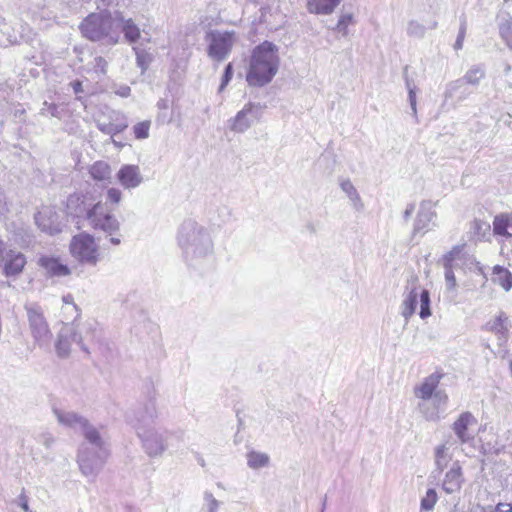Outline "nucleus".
<instances>
[{
	"mask_svg": "<svg viewBox=\"0 0 512 512\" xmlns=\"http://www.w3.org/2000/svg\"><path fill=\"white\" fill-rule=\"evenodd\" d=\"M443 376L442 372L435 371L413 388L414 396L419 400L417 408L427 421H439L447 410L448 394L438 389Z\"/></svg>",
	"mask_w": 512,
	"mask_h": 512,
	"instance_id": "1",
	"label": "nucleus"
},
{
	"mask_svg": "<svg viewBox=\"0 0 512 512\" xmlns=\"http://www.w3.org/2000/svg\"><path fill=\"white\" fill-rule=\"evenodd\" d=\"M279 65L278 47L269 41H264L251 53L246 81L250 86H265L277 74Z\"/></svg>",
	"mask_w": 512,
	"mask_h": 512,
	"instance_id": "2",
	"label": "nucleus"
},
{
	"mask_svg": "<svg viewBox=\"0 0 512 512\" xmlns=\"http://www.w3.org/2000/svg\"><path fill=\"white\" fill-rule=\"evenodd\" d=\"M178 244L191 265L200 264L213 254V242L207 230L194 220L184 221L178 233Z\"/></svg>",
	"mask_w": 512,
	"mask_h": 512,
	"instance_id": "3",
	"label": "nucleus"
},
{
	"mask_svg": "<svg viewBox=\"0 0 512 512\" xmlns=\"http://www.w3.org/2000/svg\"><path fill=\"white\" fill-rule=\"evenodd\" d=\"M157 412L154 404L146 407L145 412L139 411L134 427L138 437L141 439L145 452L150 457H157L167 448L165 432L157 428L154 420Z\"/></svg>",
	"mask_w": 512,
	"mask_h": 512,
	"instance_id": "4",
	"label": "nucleus"
},
{
	"mask_svg": "<svg viewBox=\"0 0 512 512\" xmlns=\"http://www.w3.org/2000/svg\"><path fill=\"white\" fill-rule=\"evenodd\" d=\"M116 24V12L112 15L104 10L88 15L81 23L80 29L82 34L92 41L104 40L107 44L115 45L120 41Z\"/></svg>",
	"mask_w": 512,
	"mask_h": 512,
	"instance_id": "5",
	"label": "nucleus"
},
{
	"mask_svg": "<svg viewBox=\"0 0 512 512\" xmlns=\"http://www.w3.org/2000/svg\"><path fill=\"white\" fill-rule=\"evenodd\" d=\"M108 455L107 444L100 434L97 442L87 441L82 444L78 452V464L82 474L95 478L103 468Z\"/></svg>",
	"mask_w": 512,
	"mask_h": 512,
	"instance_id": "6",
	"label": "nucleus"
},
{
	"mask_svg": "<svg viewBox=\"0 0 512 512\" xmlns=\"http://www.w3.org/2000/svg\"><path fill=\"white\" fill-rule=\"evenodd\" d=\"M87 221L91 228L101 231L110 236L109 241L113 245L121 243V237L118 234L120 223L113 213L101 201L93 204L87 214Z\"/></svg>",
	"mask_w": 512,
	"mask_h": 512,
	"instance_id": "7",
	"label": "nucleus"
},
{
	"mask_svg": "<svg viewBox=\"0 0 512 512\" xmlns=\"http://www.w3.org/2000/svg\"><path fill=\"white\" fill-rule=\"evenodd\" d=\"M70 255L80 264L96 266L101 259L99 245L89 233L74 235L69 243Z\"/></svg>",
	"mask_w": 512,
	"mask_h": 512,
	"instance_id": "8",
	"label": "nucleus"
},
{
	"mask_svg": "<svg viewBox=\"0 0 512 512\" xmlns=\"http://www.w3.org/2000/svg\"><path fill=\"white\" fill-rule=\"evenodd\" d=\"M208 56L218 62L224 61L230 54L237 36L233 31L211 30L206 34Z\"/></svg>",
	"mask_w": 512,
	"mask_h": 512,
	"instance_id": "9",
	"label": "nucleus"
},
{
	"mask_svg": "<svg viewBox=\"0 0 512 512\" xmlns=\"http://www.w3.org/2000/svg\"><path fill=\"white\" fill-rule=\"evenodd\" d=\"M53 413L60 425L83 432L86 441L97 442L99 440V431L84 416L64 409H54Z\"/></svg>",
	"mask_w": 512,
	"mask_h": 512,
	"instance_id": "10",
	"label": "nucleus"
},
{
	"mask_svg": "<svg viewBox=\"0 0 512 512\" xmlns=\"http://www.w3.org/2000/svg\"><path fill=\"white\" fill-rule=\"evenodd\" d=\"M29 328L35 342L40 347H48L52 338V333L44 317L40 306L31 304L26 306Z\"/></svg>",
	"mask_w": 512,
	"mask_h": 512,
	"instance_id": "11",
	"label": "nucleus"
},
{
	"mask_svg": "<svg viewBox=\"0 0 512 512\" xmlns=\"http://www.w3.org/2000/svg\"><path fill=\"white\" fill-rule=\"evenodd\" d=\"M264 107L259 103L248 102L237 114L228 120L231 131L246 132L256 121L262 117Z\"/></svg>",
	"mask_w": 512,
	"mask_h": 512,
	"instance_id": "12",
	"label": "nucleus"
},
{
	"mask_svg": "<svg viewBox=\"0 0 512 512\" xmlns=\"http://www.w3.org/2000/svg\"><path fill=\"white\" fill-rule=\"evenodd\" d=\"M79 344L83 351L87 348L82 344V337L74 324H64L60 329L55 342V351L59 358H68L71 354L72 345Z\"/></svg>",
	"mask_w": 512,
	"mask_h": 512,
	"instance_id": "13",
	"label": "nucleus"
},
{
	"mask_svg": "<svg viewBox=\"0 0 512 512\" xmlns=\"http://www.w3.org/2000/svg\"><path fill=\"white\" fill-rule=\"evenodd\" d=\"M435 205L436 204L430 200H424L420 203L419 210L414 221L413 235H423L432 228L437 216Z\"/></svg>",
	"mask_w": 512,
	"mask_h": 512,
	"instance_id": "14",
	"label": "nucleus"
},
{
	"mask_svg": "<svg viewBox=\"0 0 512 512\" xmlns=\"http://www.w3.org/2000/svg\"><path fill=\"white\" fill-rule=\"evenodd\" d=\"M477 424L476 418L472 413L466 411L461 413L452 424V431L454 432L457 440L461 444H465L474 439V427Z\"/></svg>",
	"mask_w": 512,
	"mask_h": 512,
	"instance_id": "15",
	"label": "nucleus"
},
{
	"mask_svg": "<svg viewBox=\"0 0 512 512\" xmlns=\"http://www.w3.org/2000/svg\"><path fill=\"white\" fill-rule=\"evenodd\" d=\"M35 222L41 231L49 235H55L62 231L59 215L50 206H44L38 211L35 215Z\"/></svg>",
	"mask_w": 512,
	"mask_h": 512,
	"instance_id": "16",
	"label": "nucleus"
},
{
	"mask_svg": "<svg viewBox=\"0 0 512 512\" xmlns=\"http://www.w3.org/2000/svg\"><path fill=\"white\" fill-rule=\"evenodd\" d=\"M118 183L126 190L139 187L144 182V176L138 165L124 164L116 174Z\"/></svg>",
	"mask_w": 512,
	"mask_h": 512,
	"instance_id": "17",
	"label": "nucleus"
},
{
	"mask_svg": "<svg viewBox=\"0 0 512 512\" xmlns=\"http://www.w3.org/2000/svg\"><path fill=\"white\" fill-rule=\"evenodd\" d=\"M117 31L122 32L129 44H135L141 37V30L132 18H125L121 12H116Z\"/></svg>",
	"mask_w": 512,
	"mask_h": 512,
	"instance_id": "18",
	"label": "nucleus"
},
{
	"mask_svg": "<svg viewBox=\"0 0 512 512\" xmlns=\"http://www.w3.org/2000/svg\"><path fill=\"white\" fill-rule=\"evenodd\" d=\"M464 483V477L462 473V468L458 461L454 462L451 468L446 472L445 477L443 479L442 488L448 493L452 494L460 491L462 485Z\"/></svg>",
	"mask_w": 512,
	"mask_h": 512,
	"instance_id": "19",
	"label": "nucleus"
},
{
	"mask_svg": "<svg viewBox=\"0 0 512 512\" xmlns=\"http://www.w3.org/2000/svg\"><path fill=\"white\" fill-rule=\"evenodd\" d=\"M38 265L51 277H64L71 274L70 268L63 264L59 258L41 256Z\"/></svg>",
	"mask_w": 512,
	"mask_h": 512,
	"instance_id": "20",
	"label": "nucleus"
},
{
	"mask_svg": "<svg viewBox=\"0 0 512 512\" xmlns=\"http://www.w3.org/2000/svg\"><path fill=\"white\" fill-rule=\"evenodd\" d=\"M26 262L24 254L9 250L6 254V262L4 264L3 272L7 277L17 276L22 273Z\"/></svg>",
	"mask_w": 512,
	"mask_h": 512,
	"instance_id": "21",
	"label": "nucleus"
},
{
	"mask_svg": "<svg viewBox=\"0 0 512 512\" xmlns=\"http://www.w3.org/2000/svg\"><path fill=\"white\" fill-rule=\"evenodd\" d=\"M93 205L87 202L85 196L79 194H72L68 197L66 207L67 212L77 218L84 217L87 219V214Z\"/></svg>",
	"mask_w": 512,
	"mask_h": 512,
	"instance_id": "22",
	"label": "nucleus"
},
{
	"mask_svg": "<svg viewBox=\"0 0 512 512\" xmlns=\"http://www.w3.org/2000/svg\"><path fill=\"white\" fill-rule=\"evenodd\" d=\"M486 327L498 336L499 341L505 342L508 339L511 323L509 317L504 312H500L498 316L486 324Z\"/></svg>",
	"mask_w": 512,
	"mask_h": 512,
	"instance_id": "23",
	"label": "nucleus"
},
{
	"mask_svg": "<svg viewBox=\"0 0 512 512\" xmlns=\"http://www.w3.org/2000/svg\"><path fill=\"white\" fill-rule=\"evenodd\" d=\"M339 186L341 190L345 193L347 198L350 201L352 208L356 212H361L364 209V203L361 199L360 194L357 189L353 185L350 179L348 178H339Z\"/></svg>",
	"mask_w": 512,
	"mask_h": 512,
	"instance_id": "24",
	"label": "nucleus"
},
{
	"mask_svg": "<svg viewBox=\"0 0 512 512\" xmlns=\"http://www.w3.org/2000/svg\"><path fill=\"white\" fill-rule=\"evenodd\" d=\"M493 232L497 236L512 238V214L502 213L494 217Z\"/></svg>",
	"mask_w": 512,
	"mask_h": 512,
	"instance_id": "25",
	"label": "nucleus"
},
{
	"mask_svg": "<svg viewBox=\"0 0 512 512\" xmlns=\"http://www.w3.org/2000/svg\"><path fill=\"white\" fill-rule=\"evenodd\" d=\"M418 286H413L405 295L401 304V315L407 323L418 305Z\"/></svg>",
	"mask_w": 512,
	"mask_h": 512,
	"instance_id": "26",
	"label": "nucleus"
},
{
	"mask_svg": "<svg viewBox=\"0 0 512 512\" xmlns=\"http://www.w3.org/2000/svg\"><path fill=\"white\" fill-rule=\"evenodd\" d=\"M340 2L341 0H307V9L313 14L330 15Z\"/></svg>",
	"mask_w": 512,
	"mask_h": 512,
	"instance_id": "27",
	"label": "nucleus"
},
{
	"mask_svg": "<svg viewBox=\"0 0 512 512\" xmlns=\"http://www.w3.org/2000/svg\"><path fill=\"white\" fill-rule=\"evenodd\" d=\"M484 76L485 72L481 66H473L466 72L462 80H457L449 84L447 94L449 93L451 95L452 90L460 86L462 81L471 85H476Z\"/></svg>",
	"mask_w": 512,
	"mask_h": 512,
	"instance_id": "28",
	"label": "nucleus"
},
{
	"mask_svg": "<svg viewBox=\"0 0 512 512\" xmlns=\"http://www.w3.org/2000/svg\"><path fill=\"white\" fill-rule=\"evenodd\" d=\"M492 282L508 292L512 289V273L503 266L495 265L492 271Z\"/></svg>",
	"mask_w": 512,
	"mask_h": 512,
	"instance_id": "29",
	"label": "nucleus"
},
{
	"mask_svg": "<svg viewBox=\"0 0 512 512\" xmlns=\"http://www.w3.org/2000/svg\"><path fill=\"white\" fill-rule=\"evenodd\" d=\"M111 167L105 161H97L91 165L89 169L90 176L96 180L101 182H111Z\"/></svg>",
	"mask_w": 512,
	"mask_h": 512,
	"instance_id": "30",
	"label": "nucleus"
},
{
	"mask_svg": "<svg viewBox=\"0 0 512 512\" xmlns=\"http://www.w3.org/2000/svg\"><path fill=\"white\" fill-rule=\"evenodd\" d=\"M498 26L501 38L512 50V18L507 13L498 15Z\"/></svg>",
	"mask_w": 512,
	"mask_h": 512,
	"instance_id": "31",
	"label": "nucleus"
},
{
	"mask_svg": "<svg viewBox=\"0 0 512 512\" xmlns=\"http://www.w3.org/2000/svg\"><path fill=\"white\" fill-rule=\"evenodd\" d=\"M356 19L354 12L350 9H346L344 6L340 12L339 19L337 21L335 30L340 33L342 36H347L349 31L348 27L350 25H355Z\"/></svg>",
	"mask_w": 512,
	"mask_h": 512,
	"instance_id": "32",
	"label": "nucleus"
},
{
	"mask_svg": "<svg viewBox=\"0 0 512 512\" xmlns=\"http://www.w3.org/2000/svg\"><path fill=\"white\" fill-rule=\"evenodd\" d=\"M270 463L268 454L258 451H250L247 453V465L251 469H260L267 467Z\"/></svg>",
	"mask_w": 512,
	"mask_h": 512,
	"instance_id": "33",
	"label": "nucleus"
},
{
	"mask_svg": "<svg viewBox=\"0 0 512 512\" xmlns=\"http://www.w3.org/2000/svg\"><path fill=\"white\" fill-rule=\"evenodd\" d=\"M98 129L103 132L104 134L114 136L122 131H124L128 124L126 120L123 118L121 121L117 122H100L97 123Z\"/></svg>",
	"mask_w": 512,
	"mask_h": 512,
	"instance_id": "34",
	"label": "nucleus"
},
{
	"mask_svg": "<svg viewBox=\"0 0 512 512\" xmlns=\"http://www.w3.org/2000/svg\"><path fill=\"white\" fill-rule=\"evenodd\" d=\"M132 50L136 56L137 66L141 69L142 73H144L153 61V55L139 46H133Z\"/></svg>",
	"mask_w": 512,
	"mask_h": 512,
	"instance_id": "35",
	"label": "nucleus"
},
{
	"mask_svg": "<svg viewBox=\"0 0 512 512\" xmlns=\"http://www.w3.org/2000/svg\"><path fill=\"white\" fill-rule=\"evenodd\" d=\"M418 302L420 303L419 316L421 319H427L431 316L430 293L428 290L418 287Z\"/></svg>",
	"mask_w": 512,
	"mask_h": 512,
	"instance_id": "36",
	"label": "nucleus"
},
{
	"mask_svg": "<svg viewBox=\"0 0 512 512\" xmlns=\"http://www.w3.org/2000/svg\"><path fill=\"white\" fill-rule=\"evenodd\" d=\"M451 457L448 455V447L446 444H441L435 448V464L439 471H443L450 461Z\"/></svg>",
	"mask_w": 512,
	"mask_h": 512,
	"instance_id": "37",
	"label": "nucleus"
},
{
	"mask_svg": "<svg viewBox=\"0 0 512 512\" xmlns=\"http://www.w3.org/2000/svg\"><path fill=\"white\" fill-rule=\"evenodd\" d=\"M204 503L200 512H218L220 502L209 491H205L203 495Z\"/></svg>",
	"mask_w": 512,
	"mask_h": 512,
	"instance_id": "38",
	"label": "nucleus"
},
{
	"mask_svg": "<svg viewBox=\"0 0 512 512\" xmlns=\"http://www.w3.org/2000/svg\"><path fill=\"white\" fill-rule=\"evenodd\" d=\"M406 31H407L408 36L417 38V39H421L425 36L426 27L422 23H420L416 20H411L407 24Z\"/></svg>",
	"mask_w": 512,
	"mask_h": 512,
	"instance_id": "39",
	"label": "nucleus"
},
{
	"mask_svg": "<svg viewBox=\"0 0 512 512\" xmlns=\"http://www.w3.org/2000/svg\"><path fill=\"white\" fill-rule=\"evenodd\" d=\"M472 512H512V504L510 503H498L496 506L487 505H476Z\"/></svg>",
	"mask_w": 512,
	"mask_h": 512,
	"instance_id": "40",
	"label": "nucleus"
},
{
	"mask_svg": "<svg viewBox=\"0 0 512 512\" xmlns=\"http://www.w3.org/2000/svg\"><path fill=\"white\" fill-rule=\"evenodd\" d=\"M438 496L435 489H428L425 496L421 500V508L426 511H431L436 502Z\"/></svg>",
	"mask_w": 512,
	"mask_h": 512,
	"instance_id": "41",
	"label": "nucleus"
},
{
	"mask_svg": "<svg viewBox=\"0 0 512 512\" xmlns=\"http://www.w3.org/2000/svg\"><path fill=\"white\" fill-rule=\"evenodd\" d=\"M471 230L480 239L490 231V224L485 221L475 219L471 223Z\"/></svg>",
	"mask_w": 512,
	"mask_h": 512,
	"instance_id": "42",
	"label": "nucleus"
},
{
	"mask_svg": "<svg viewBox=\"0 0 512 512\" xmlns=\"http://www.w3.org/2000/svg\"><path fill=\"white\" fill-rule=\"evenodd\" d=\"M406 88L408 90V100L410 103L412 113L416 117V115H417L416 87L413 84V82L408 78H406Z\"/></svg>",
	"mask_w": 512,
	"mask_h": 512,
	"instance_id": "43",
	"label": "nucleus"
},
{
	"mask_svg": "<svg viewBox=\"0 0 512 512\" xmlns=\"http://www.w3.org/2000/svg\"><path fill=\"white\" fill-rule=\"evenodd\" d=\"M150 121L139 122L133 127L137 139H146L149 136Z\"/></svg>",
	"mask_w": 512,
	"mask_h": 512,
	"instance_id": "44",
	"label": "nucleus"
},
{
	"mask_svg": "<svg viewBox=\"0 0 512 512\" xmlns=\"http://www.w3.org/2000/svg\"><path fill=\"white\" fill-rule=\"evenodd\" d=\"M465 245H456L449 252H447L443 258V265L452 264V262L459 257Z\"/></svg>",
	"mask_w": 512,
	"mask_h": 512,
	"instance_id": "45",
	"label": "nucleus"
},
{
	"mask_svg": "<svg viewBox=\"0 0 512 512\" xmlns=\"http://www.w3.org/2000/svg\"><path fill=\"white\" fill-rule=\"evenodd\" d=\"M64 306L62 307V310L64 313L75 314V317L79 315L77 306L73 302V297L71 295H66L63 297Z\"/></svg>",
	"mask_w": 512,
	"mask_h": 512,
	"instance_id": "46",
	"label": "nucleus"
},
{
	"mask_svg": "<svg viewBox=\"0 0 512 512\" xmlns=\"http://www.w3.org/2000/svg\"><path fill=\"white\" fill-rule=\"evenodd\" d=\"M445 268V280L448 289H454L456 287V278L452 270V264L444 265Z\"/></svg>",
	"mask_w": 512,
	"mask_h": 512,
	"instance_id": "47",
	"label": "nucleus"
},
{
	"mask_svg": "<svg viewBox=\"0 0 512 512\" xmlns=\"http://www.w3.org/2000/svg\"><path fill=\"white\" fill-rule=\"evenodd\" d=\"M122 199V192L120 189L112 187L107 190L106 200L111 204H118Z\"/></svg>",
	"mask_w": 512,
	"mask_h": 512,
	"instance_id": "48",
	"label": "nucleus"
},
{
	"mask_svg": "<svg viewBox=\"0 0 512 512\" xmlns=\"http://www.w3.org/2000/svg\"><path fill=\"white\" fill-rule=\"evenodd\" d=\"M232 77H233V67H232V63H229L225 67V70H224V73L222 76V81H221V84L218 89L219 92H222L225 89V87L228 85V83L230 82Z\"/></svg>",
	"mask_w": 512,
	"mask_h": 512,
	"instance_id": "49",
	"label": "nucleus"
},
{
	"mask_svg": "<svg viewBox=\"0 0 512 512\" xmlns=\"http://www.w3.org/2000/svg\"><path fill=\"white\" fill-rule=\"evenodd\" d=\"M93 67L98 72L105 73L107 68V61L103 57H95Z\"/></svg>",
	"mask_w": 512,
	"mask_h": 512,
	"instance_id": "50",
	"label": "nucleus"
},
{
	"mask_svg": "<svg viewBox=\"0 0 512 512\" xmlns=\"http://www.w3.org/2000/svg\"><path fill=\"white\" fill-rule=\"evenodd\" d=\"M465 32H466V25H465V23H462L461 27H460V30H459L458 37H457V39L455 41V44H454V48L456 50H459V49L462 48L464 37H465Z\"/></svg>",
	"mask_w": 512,
	"mask_h": 512,
	"instance_id": "51",
	"label": "nucleus"
},
{
	"mask_svg": "<svg viewBox=\"0 0 512 512\" xmlns=\"http://www.w3.org/2000/svg\"><path fill=\"white\" fill-rule=\"evenodd\" d=\"M18 505L25 511V512H28L29 511V506H28V499H27V496L25 495L24 492H22L20 494V496L18 497Z\"/></svg>",
	"mask_w": 512,
	"mask_h": 512,
	"instance_id": "52",
	"label": "nucleus"
},
{
	"mask_svg": "<svg viewBox=\"0 0 512 512\" xmlns=\"http://www.w3.org/2000/svg\"><path fill=\"white\" fill-rule=\"evenodd\" d=\"M414 211H415V204H413V203L408 204L406 206V209L403 212L404 220L408 221L410 219V217L412 216V214L414 213Z\"/></svg>",
	"mask_w": 512,
	"mask_h": 512,
	"instance_id": "53",
	"label": "nucleus"
},
{
	"mask_svg": "<svg viewBox=\"0 0 512 512\" xmlns=\"http://www.w3.org/2000/svg\"><path fill=\"white\" fill-rule=\"evenodd\" d=\"M131 89L128 86L120 87V89L117 91V94L121 97H128L130 95Z\"/></svg>",
	"mask_w": 512,
	"mask_h": 512,
	"instance_id": "54",
	"label": "nucleus"
},
{
	"mask_svg": "<svg viewBox=\"0 0 512 512\" xmlns=\"http://www.w3.org/2000/svg\"><path fill=\"white\" fill-rule=\"evenodd\" d=\"M5 250H6V245H5L4 241L0 238V264H2L4 262Z\"/></svg>",
	"mask_w": 512,
	"mask_h": 512,
	"instance_id": "55",
	"label": "nucleus"
},
{
	"mask_svg": "<svg viewBox=\"0 0 512 512\" xmlns=\"http://www.w3.org/2000/svg\"><path fill=\"white\" fill-rule=\"evenodd\" d=\"M72 87L75 93L82 92V84L80 81H75L72 83Z\"/></svg>",
	"mask_w": 512,
	"mask_h": 512,
	"instance_id": "56",
	"label": "nucleus"
},
{
	"mask_svg": "<svg viewBox=\"0 0 512 512\" xmlns=\"http://www.w3.org/2000/svg\"><path fill=\"white\" fill-rule=\"evenodd\" d=\"M5 211V200L3 193L0 191V215H2Z\"/></svg>",
	"mask_w": 512,
	"mask_h": 512,
	"instance_id": "57",
	"label": "nucleus"
},
{
	"mask_svg": "<svg viewBox=\"0 0 512 512\" xmlns=\"http://www.w3.org/2000/svg\"><path fill=\"white\" fill-rule=\"evenodd\" d=\"M53 441L54 440H53V438L50 435L45 436L44 445L46 447H49L53 443Z\"/></svg>",
	"mask_w": 512,
	"mask_h": 512,
	"instance_id": "58",
	"label": "nucleus"
},
{
	"mask_svg": "<svg viewBox=\"0 0 512 512\" xmlns=\"http://www.w3.org/2000/svg\"><path fill=\"white\" fill-rule=\"evenodd\" d=\"M512 70V66L508 63L505 64L504 73L507 75Z\"/></svg>",
	"mask_w": 512,
	"mask_h": 512,
	"instance_id": "59",
	"label": "nucleus"
},
{
	"mask_svg": "<svg viewBox=\"0 0 512 512\" xmlns=\"http://www.w3.org/2000/svg\"><path fill=\"white\" fill-rule=\"evenodd\" d=\"M159 108H167V103L164 100L159 101L158 103Z\"/></svg>",
	"mask_w": 512,
	"mask_h": 512,
	"instance_id": "60",
	"label": "nucleus"
},
{
	"mask_svg": "<svg viewBox=\"0 0 512 512\" xmlns=\"http://www.w3.org/2000/svg\"><path fill=\"white\" fill-rule=\"evenodd\" d=\"M112 142H113L114 145L120 146L119 142H116V140L112 139Z\"/></svg>",
	"mask_w": 512,
	"mask_h": 512,
	"instance_id": "61",
	"label": "nucleus"
},
{
	"mask_svg": "<svg viewBox=\"0 0 512 512\" xmlns=\"http://www.w3.org/2000/svg\"><path fill=\"white\" fill-rule=\"evenodd\" d=\"M112 0H102L104 4H109Z\"/></svg>",
	"mask_w": 512,
	"mask_h": 512,
	"instance_id": "62",
	"label": "nucleus"
},
{
	"mask_svg": "<svg viewBox=\"0 0 512 512\" xmlns=\"http://www.w3.org/2000/svg\"><path fill=\"white\" fill-rule=\"evenodd\" d=\"M437 26V23L434 22L433 25L431 26V28H435Z\"/></svg>",
	"mask_w": 512,
	"mask_h": 512,
	"instance_id": "63",
	"label": "nucleus"
}]
</instances>
